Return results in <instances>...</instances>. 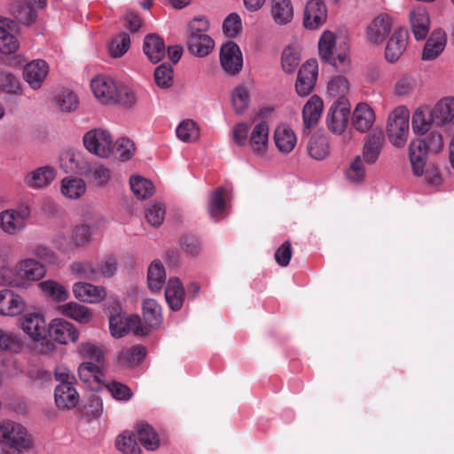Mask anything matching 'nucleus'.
Returning a JSON list of instances; mask_svg holds the SVG:
<instances>
[{"instance_id": "44", "label": "nucleus", "mask_w": 454, "mask_h": 454, "mask_svg": "<svg viewBox=\"0 0 454 454\" xmlns=\"http://www.w3.org/2000/svg\"><path fill=\"white\" fill-rule=\"evenodd\" d=\"M137 433L140 442L149 450H154L159 447L160 439L152 426L140 422L137 427Z\"/></svg>"}, {"instance_id": "17", "label": "nucleus", "mask_w": 454, "mask_h": 454, "mask_svg": "<svg viewBox=\"0 0 454 454\" xmlns=\"http://www.w3.org/2000/svg\"><path fill=\"white\" fill-rule=\"evenodd\" d=\"M48 73V64L43 59H35L25 66L23 77L33 90H38L42 87Z\"/></svg>"}, {"instance_id": "23", "label": "nucleus", "mask_w": 454, "mask_h": 454, "mask_svg": "<svg viewBox=\"0 0 454 454\" xmlns=\"http://www.w3.org/2000/svg\"><path fill=\"white\" fill-rule=\"evenodd\" d=\"M60 167L66 173H75L82 176L86 173L89 161L82 153L68 150L60 155Z\"/></svg>"}, {"instance_id": "42", "label": "nucleus", "mask_w": 454, "mask_h": 454, "mask_svg": "<svg viewBox=\"0 0 454 454\" xmlns=\"http://www.w3.org/2000/svg\"><path fill=\"white\" fill-rule=\"evenodd\" d=\"M143 318L149 328H157L162 323L160 306L153 299L143 302Z\"/></svg>"}, {"instance_id": "43", "label": "nucleus", "mask_w": 454, "mask_h": 454, "mask_svg": "<svg viewBox=\"0 0 454 454\" xmlns=\"http://www.w3.org/2000/svg\"><path fill=\"white\" fill-rule=\"evenodd\" d=\"M308 153L317 160H322L329 155V144L325 137L314 134L307 145Z\"/></svg>"}, {"instance_id": "16", "label": "nucleus", "mask_w": 454, "mask_h": 454, "mask_svg": "<svg viewBox=\"0 0 454 454\" xmlns=\"http://www.w3.org/2000/svg\"><path fill=\"white\" fill-rule=\"evenodd\" d=\"M317 77V64L315 60L305 62L298 72L295 83L296 91L300 96H307L313 90Z\"/></svg>"}, {"instance_id": "52", "label": "nucleus", "mask_w": 454, "mask_h": 454, "mask_svg": "<svg viewBox=\"0 0 454 454\" xmlns=\"http://www.w3.org/2000/svg\"><path fill=\"white\" fill-rule=\"evenodd\" d=\"M0 92L18 95L21 93V84L19 78L12 72L0 68Z\"/></svg>"}, {"instance_id": "31", "label": "nucleus", "mask_w": 454, "mask_h": 454, "mask_svg": "<svg viewBox=\"0 0 454 454\" xmlns=\"http://www.w3.org/2000/svg\"><path fill=\"white\" fill-rule=\"evenodd\" d=\"M274 142L277 148L283 153H291L296 143L297 138L294 130L287 125L281 124L277 127L274 133Z\"/></svg>"}, {"instance_id": "41", "label": "nucleus", "mask_w": 454, "mask_h": 454, "mask_svg": "<svg viewBox=\"0 0 454 454\" xmlns=\"http://www.w3.org/2000/svg\"><path fill=\"white\" fill-rule=\"evenodd\" d=\"M82 176L93 185L102 187L108 183L111 177V171L102 164H91L89 162L86 168V173Z\"/></svg>"}, {"instance_id": "22", "label": "nucleus", "mask_w": 454, "mask_h": 454, "mask_svg": "<svg viewBox=\"0 0 454 454\" xmlns=\"http://www.w3.org/2000/svg\"><path fill=\"white\" fill-rule=\"evenodd\" d=\"M385 142V136L381 130H375L364 137L363 147V159L368 164H373L379 159L382 146Z\"/></svg>"}, {"instance_id": "19", "label": "nucleus", "mask_w": 454, "mask_h": 454, "mask_svg": "<svg viewBox=\"0 0 454 454\" xmlns=\"http://www.w3.org/2000/svg\"><path fill=\"white\" fill-rule=\"evenodd\" d=\"M326 7L322 0H310L304 10L303 25L309 29H317L326 20Z\"/></svg>"}, {"instance_id": "11", "label": "nucleus", "mask_w": 454, "mask_h": 454, "mask_svg": "<svg viewBox=\"0 0 454 454\" xmlns=\"http://www.w3.org/2000/svg\"><path fill=\"white\" fill-rule=\"evenodd\" d=\"M435 126L445 132L454 131V98L440 99L431 109Z\"/></svg>"}, {"instance_id": "61", "label": "nucleus", "mask_w": 454, "mask_h": 454, "mask_svg": "<svg viewBox=\"0 0 454 454\" xmlns=\"http://www.w3.org/2000/svg\"><path fill=\"white\" fill-rule=\"evenodd\" d=\"M250 95L247 88L237 87L232 93V104L237 114H242L249 105Z\"/></svg>"}, {"instance_id": "3", "label": "nucleus", "mask_w": 454, "mask_h": 454, "mask_svg": "<svg viewBox=\"0 0 454 454\" xmlns=\"http://www.w3.org/2000/svg\"><path fill=\"white\" fill-rule=\"evenodd\" d=\"M318 54L322 61L332 65L340 72L349 69L348 45L343 43L337 47L336 35L329 30H325L319 38Z\"/></svg>"}, {"instance_id": "12", "label": "nucleus", "mask_w": 454, "mask_h": 454, "mask_svg": "<svg viewBox=\"0 0 454 454\" xmlns=\"http://www.w3.org/2000/svg\"><path fill=\"white\" fill-rule=\"evenodd\" d=\"M220 63L223 69L229 74L235 75L241 71L243 58L237 43L229 41L222 45L220 50Z\"/></svg>"}, {"instance_id": "26", "label": "nucleus", "mask_w": 454, "mask_h": 454, "mask_svg": "<svg viewBox=\"0 0 454 454\" xmlns=\"http://www.w3.org/2000/svg\"><path fill=\"white\" fill-rule=\"evenodd\" d=\"M54 397L60 409H73L79 402V395L72 383H59L55 387Z\"/></svg>"}, {"instance_id": "10", "label": "nucleus", "mask_w": 454, "mask_h": 454, "mask_svg": "<svg viewBox=\"0 0 454 454\" xmlns=\"http://www.w3.org/2000/svg\"><path fill=\"white\" fill-rule=\"evenodd\" d=\"M349 114L350 104L348 100L334 101L326 116L328 129L334 134L341 135L347 128Z\"/></svg>"}, {"instance_id": "28", "label": "nucleus", "mask_w": 454, "mask_h": 454, "mask_svg": "<svg viewBox=\"0 0 454 454\" xmlns=\"http://www.w3.org/2000/svg\"><path fill=\"white\" fill-rule=\"evenodd\" d=\"M73 293L80 301L95 303L106 296V291L101 286H96L89 283L78 282L73 286Z\"/></svg>"}, {"instance_id": "55", "label": "nucleus", "mask_w": 454, "mask_h": 454, "mask_svg": "<svg viewBox=\"0 0 454 454\" xmlns=\"http://www.w3.org/2000/svg\"><path fill=\"white\" fill-rule=\"evenodd\" d=\"M327 90L332 97L336 98L335 101L348 100L346 94L349 90V82L344 76H335L328 82Z\"/></svg>"}, {"instance_id": "35", "label": "nucleus", "mask_w": 454, "mask_h": 454, "mask_svg": "<svg viewBox=\"0 0 454 454\" xmlns=\"http://www.w3.org/2000/svg\"><path fill=\"white\" fill-rule=\"evenodd\" d=\"M12 25V21L0 17V53L11 54L19 47L18 40L11 31Z\"/></svg>"}, {"instance_id": "14", "label": "nucleus", "mask_w": 454, "mask_h": 454, "mask_svg": "<svg viewBox=\"0 0 454 454\" xmlns=\"http://www.w3.org/2000/svg\"><path fill=\"white\" fill-rule=\"evenodd\" d=\"M46 0H19L12 4V14L21 23L30 25L37 17L36 8H43Z\"/></svg>"}, {"instance_id": "8", "label": "nucleus", "mask_w": 454, "mask_h": 454, "mask_svg": "<svg viewBox=\"0 0 454 454\" xmlns=\"http://www.w3.org/2000/svg\"><path fill=\"white\" fill-rule=\"evenodd\" d=\"M109 327L112 336L121 338L129 332L144 335L147 333L141 325L137 316H128L123 313L112 314L109 317Z\"/></svg>"}, {"instance_id": "1", "label": "nucleus", "mask_w": 454, "mask_h": 454, "mask_svg": "<svg viewBox=\"0 0 454 454\" xmlns=\"http://www.w3.org/2000/svg\"><path fill=\"white\" fill-rule=\"evenodd\" d=\"M45 274L46 269L43 263L32 258H25L18 262L14 268H0V286L27 288Z\"/></svg>"}, {"instance_id": "47", "label": "nucleus", "mask_w": 454, "mask_h": 454, "mask_svg": "<svg viewBox=\"0 0 454 454\" xmlns=\"http://www.w3.org/2000/svg\"><path fill=\"white\" fill-rule=\"evenodd\" d=\"M101 363L83 362L78 368V375L82 381L85 383L100 382L103 376Z\"/></svg>"}, {"instance_id": "9", "label": "nucleus", "mask_w": 454, "mask_h": 454, "mask_svg": "<svg viewBox=\"0 0 454 454\" xmlns=\"http://www.w3.org/2000/svg\"><path fill=\"white\" fill-rule=\"evenodd\" d=\"M119 84L111 77L97 75L90 82L94 97L104 105H116Z\"/></svg>"}, {"instance_id": "39", "label": "nucleus", "mask_w": 454, "mask_h": 454, "mask_svg": "<svg viewBox=\"0 0 454 454\" xmlns=\"http://www.w3.org/2000/svg\"><path fill=\"white\" fill-rule=\"evenodd\" d=\"M59 311L67 317H70L81 324H87L92 319V314L84 305L76 302H68L59 306Z\"/></svg>"}, {"instance_id": "20", "label": "nucleus", "mask_w": 454, "mask_h": 454, "mask_svg": "<svg viewBox=\"0 0 454 454\" xmlns=\"http://www.w3.org/2000/svg\"><path fill=\"white\" fill-rule=\"evenodd\" d=\"M56 170L50 166L40 167L24 176V184L32 189L40 190L51 184L55 179Z\"/></svg>"}, {"instance_id": "45", "label": "nucleus", "mask_w": 454, "mask_h": 454, "mask_svg": "<svg viewBox=\"0 0 454 454\" xmlns=\"http://www.w3.org/2000/svg\"><path fill=\"white\" fill-rule=\"evenodd\" d=\"M166 278L165 270L160 261H153L148 268L147 283L152 292H159Z\"/></svg>"}, {"instance_id": "49", "label": "nucleus", "mask_w": 454, "mask_h": 454, "mask_svg": "<svg viewBox=\"0 0 454 454\" xmlns=\"http://www.w3.org/2000/svg\"><path fill=\"white\" fill-rule=\"evenodd\" d=\"M130 188L138 200H145L154 192L153 184L142 176H131L129 179Z\"/></svg>"}, {"instance_id": "50", "label": "nucleus", "mask_w": 454, "mask_h": 454, "mask_svg": "<svg viewBox=\"0 0 454 454\" xmlns=\"http://www.w3.org/2000/svg\"><path fill=\"white\" fill-rule=\"evenodd\" d=\"M54 102L59 111L69 113L74 111L78 106L77 96L69 90H62L54 96Z\"/></svg>"}, {"instance_id": "7", "label": "nucleus", "mask_w": 454, "mask_h": 454, "mask_svg": "<svg viewBox=\"0 0 454 454\" xmlns=\"http://www.w3.org/2000/svg\"><path fill=\"white\" fill-rule=\"evenodd\" d=\"M82 141L88 152L101 158L110 156L114 147L112 135L103 129L89 130L84 134Z\"/></svg>"}, {"instance_id": "53", "label": "nucleus", "mask_w": 454, "mask_h": 454, "mask_svg": "<svg viewBox=\"0 0 454 454\" xmlns=\"http://www.w3.org/2000/svg\"><path fill=\"white\" fill-rule=\"evenodd\" d=\"M300 52L294 45L286 46L282 52L281 66L284 72L294 73L300 64Z\"/></svg>"}, {"instance_id": "21", "label": "nucleus", "mask_w": 454, "mask_h": 454, "mask_svg": "<svg viewBox=\"0 0 454 454\" xmlns=\"http://www.w3.org/2000/svg\"><path fill=\"white\" fill-rule=\"evenodd\" d=\"M25 309L26 302L21 296L8 289L0 291V314L15 317L21 314Z\"/></svg>"}, {"instance_id": "58", "label": "nucleus", "mask_w": 454, "mask_h": 454, "mask_svg": "<svg viewBox=\"0 0 454 454\" xmlns=\"http://www.w3.org/2000/svg\"><path fill=\"white\" fill-rule=\"evenodd\" d=\"M22 346L23 341L19 335L0 328V350L18 351Z\"/></svg>"}, {"instance_id": "4", "label": "nucleus", "mask_w": 454, "mask_h": 454, "mask_svg": "<svg viewBox=\"0 0 454 454\" xmlns=\"http://www.w3.org/2000/svg\"><path fill=\"white\" fill-rule=\"evenodd\" d=\"M0 444L8 448L3 454H24L32 448L33 440L21 424L4 420L0 422Z\"/></svg>"}, {"instance_id": "6", "label": "nucleus", "mask_w": 454, "mask_h": 454, "mask_svg": "<svg viewBox=\"0 0 454 454\" xmlns=\"http://www.w3.org/2000/svg\"><path fill=\"white\" fill-rule=\"evenodd\" d=\"M409 110L404 106L396 107L388 116L387 133L390 143L403 147L409 135Z\"/></svg>"}, {"instance_id": "56", "label": "nucleus", "mask_w": 454, "mask_h": 454, "mask_svg": "<svg viewBox=\"0 0 454 454\" xmlns=\"http://www.w3.org/2000/svg\"><path fill=\"white\" fill-rule=\"evenodd\" d=\"M116 447L123 454H141V449L135 440L133 433L125 431L116 439Z\"/></svg>"}, {"instance_id": "29", "label": "nucleus", "mask_w": 454, "mask_h": 454, "mask_svg": "<svg viewBox=\"0 0 454 454\" xmlns=\"http://www.w3.org/2000/svg\"><path fill=\"white\" fill-rule=\"evenodd\" d=\"M375 116L372 109L366 103H359L352 115V122L359 132L368 131L373 125Z\"/></svg>"}, {"instance_id": "54", "label": "nucleus", "mask_w": 454, "mask_h": 454, "mask_svg": "<svg viewBox=\"0 0 454 454\" xmlns=\"http://www.w3.org/2000/svg\"><path fill=\"white\" fill-rule=\"evenodd\" d=\"M78 354L85 358H90L92 363H101L104 361V348L101 345H97L91 341H83L77 347Z\"/></svg>"}, {"instance_id": "2", "label": "nucleus", "mask_w": 454, "mask_h": 454, "mask_svg": "<svg viewBox=\"0 0 454 454\" xmlns=\"http://www.w3.org/2000/svg\"><path fill=\"white\" fill-rule=\"evenodd\" d=\"M444 145L442 132L432 130L424 139H414L409 146V157L415 176H421L424 172L427 153H439Z\"/></svg>"}, {"instance_id": "36", "label": "nucleus", "mask_w": 454, "mask_h": 454, "mask_svg": "<svg viewBox=\"0 0 454 454\" xmlns=\"http://www.w3.org/2000/svg\"><path fill=\"white\" fill-rule=\"evenodd\" d=\"M323 106V100L317 96H312L307 101L302 109L303 122L306 129H310L317 123L322 114Z\"/></svg>"}, {"instance_id": "15", "label": "nucleus", "mask_w": 454, "mask_h": 454, "mask_svg": "<svg viewBox=\"0 0 454 454\" xmlns=\"http://www.w3.org/2000/svg\"><path fill=\"white\" fill-rule=\"evenodd\" d=\"M51 337L60 344L75 342L79 338V332L75 326L63 318H55L48 327Z\"/></svg>"}, {"instance_id": "25", "label": "nucleus", "mask_w": 454, "mask_h": 454, "mask_svg": "<svg viewBox=\"0 0 454 454\" xmlns=\"http://www.w3.org/2000/svg\"><path fill=\"white\" fill-rule=\"evenodd\" d=\"M408 32L404 28L396 29L389 38L386 47V59L389 62L396 61L405 51L408 42Z\"/></svg>"}, {"instance_id": "30", "label": "nucleus", "mask_w": 454, "mask_h": 454, "mask_svg": "<svg viewBox=\"0 0 454 454\" xmlns=\"http://www.w3.org/2000/svg\"><path fill=\"white\" fill-rule=\"evenodd\" d=\"M187 44L192 54L205 57L213 51L215 42L207 34H189Z\"/></svg>"}, {"instance_id": "13", "label": "nucleus", "mask_w": 454, "mask_h": 454, "mask_svg": "<svg viewBox=\"0 0 454 454\" xmlns=\"http://www.w3.org/2000/svg\"><path fill=\"white\" fill-rule=\"evenodd\" d=\"M23 332L35 341L45 339L48 325L44 316L40 312H29L20 318Z\"/></svg>"}, {"instance_id": "18", "label": "nucleus", "mask_w": 454, "mask_h": 454, "mask_svg": "<svg viewBox=\"0 0 454 454\" xmlns=\"http://www.w3.org/2000/svg\"><path fill=\"white\" fill-rule=\"evenodd\" d=\"M411 32L416 40H424L430 29V18L424 6L414 7L409 15Z\"/></svg>"}, {"instance_id": "32", "label": "nucleus", "mask_w": 454, "mask_h": 454, "mask_svg": "<svg viewBox=\"0 0 454 454\" xmlns=\"http://www.w3.org/2000/svg\"><path fill=\"white\" fill-rule=\"evenodd\" d=\"M445 45V33L442 30L434 31L424 46L422 59H435L442 52Z\"/></svg>"}, {"instance_id": "63", "label": "nucleus", "mask_w": 454, "mask_h": 454, "mask_svg": "<svg viewBox=\"0 0 454 454\" xmlns=\"http://www.w3.org/2000/svg\"><path fill=\"white\" fill-rule=\"evenodd\" d=\"M242 29L241 18L236 12L229 14L223 22V31L229 37L239 35Z\"/></svg>"}, {"instance_id": "46", "label": "nucleus", "mask_w": 454, "mask_h": 454, "mask_svg": "<svg viewBox=\"0 0 454 454\" xmlns=\"http://www.w3.org/2000/svg\"><path fill=\"white\" fill-rule=\"evenodd\" d=\"M62 194L72 200L81 198L86 192V184L81 178H64L61 182Z\"/></svg>"}, {"instance_id": "34", "label": "nucleus", "mask_w": 454, "mask_h": 454, "mask_svg": "<svg viewBox=\"0 0 454 454\" xmlns=\"http://www.w3.org/2000/svg\"><path fill=\"white\" fill-rule=\"evenodd\" d=\"M143 50L149 60L154 64L160 62L166 54L164 41L156 35H148L145 37Z\"/></svg>"}, {"instance_id": "24", "label": "nucleus", "mask_w": 454, "mask_h": 454, "mask_svg": "<svg viewBox=\"0 0 454 454\" xmlns=\"http://www.w3.org/2000/svg\"><path fill=\"white\" fill-rule=\"evenodd\" d=\"M392 19L387 14L376 17L367 27V39L372 43H381L388 35Z\"/></svg>"}, {"instance_id": "64", "label": "nucleus", "mask_w": 454, "mask_h": 454, "mask_svg": "<svg viewBox=\"0 0 454 454\" xmlns=\"http://www.w3.org/2000/svg\"><path fill=\"white\" fill-rule=\"evenodd\" d=\"M71 271L77 278L96 280V267L86 262H74L70 266Z\"/></svg>"}, {"instance_id": "62", "label": "nucleus", "mask_w": 454, "mask_h": 454, "mask_svg": "<svg viewBox=\"0 0 454 454\" xmlns=\"http://www.w3.org/2000/svg\"><path fill=\"white\" fill-rule=\"evenodd\" d=\"M129 46V35L127 33H121L116 38L112 40L109 51L113 57L119 58L128 51Z\"/></svg>"}, {"instance_id": "40", "label": "nucleus", "mask_w": 454, "mask_h": 454, "mask_svg": "<svg viewBox=\"0 0 454 454\" xmlns=\"http://www.w3.org/2000/svg\"><path fill=\"white\" fill-rule=\"evenodd\" d=\"M271 16L276 24L286 25L293 20L294 10L289 0H272Z\"/></svg>"}, {"instance_id": "59", "label": "nucleus", "mask_w": 454, "mask_h": 454, "mask_svg": "<svg viewBox=\"0 0 454 454\" xmlns=\"http://www.w3.org/2000/svg\"><path fill=\"white\" fill-rule=\"evenodd\" d=\"M347 179L353 184H359L365 176V168L361 156H356L346 170Z\"/></svg>"}, {"instance_id": "27", "label": "nucleus", "mask_w": 454, "mask_h": 454, "mask_svg": "<svg viewBox=\"0 0 454 454\" xmlns=\"http://www.w3.org/2000/svg\"><path fill=\"white\" fill-rule=\"evenodd\" d=\"M268 141L269 125L266 121H261L254 126L248 144L254 153L262 155L267 150Z\"/></svg>"}, {"instance_id": "48", "label": "nucleus", "mask_w": 454, "mask_h": 454, "mask_svg": "<svg viewBox=\"0 0 454 454\" xmlns=\"http://www.w3.org/2000/svg\"><path fill=\"white\" fill-rule=\"evenodd\" d=\"M224 190L218 188L211 193L207 210L212 218L215 221L220 220L224 216L226 203L223 198Z\"/></svg>"}, {"instance_id": "60", "label": "nucleus", "mask_w": 454, "mask_h": 454, "mask_svg": "<svg viewBox=\"0 0 454 454\" xmlns=\"http://www.w3.org/2000/svg\"><path fill=\"white\" fill-rule=\"evenodd\" d=\"M156 84L163 89L169 88L173 83V69L168 64H161L154 72Z\"/></svg>"}, {"instance_id": "57", "label": "nucleus", "mask_w": 454, "mask_h": 454, "mask_svg": "<svg viewBox=\"0 0 454 454\" xmlns=\"http://www.w3.org/2000/svg\"><path fill=\"white\" fill-rule=\"evenodd\" d=\"M177 137L185 143L195 141L199 137V130L192 120L183 121L176 128Z\"/></svg>"}, {"instance_id": "51", "label": "nucleus", "mask_w": 454, "mask_h": 454, "mask_svg": "<svg viewBox=\"0 0 454 454\" xmlns=\"http://www.w3.org/2000/svg\"><path fill=\"white\" fill-rule=\"evenodd\" d=\"M41 290L56 301H65L68 298L67 288L59 282L48 279L39 283Z\"/></svg>"}, {"instance_id": "37", "label": "nucleus", "mask_w": 454, "mask_h": 454, "mask_svg": "<svg viewBox=\"0 0 454 454\" xmlns=\"http://www.w3.org/2000/svg\"><path fill=\"white\" fill-rule=\"evenodd\" d=\"M435 125L431 109L427 106L418 107L412 115V129L415 133L425 134Z\"/></svg>"}, {"instance_id": "38", "label": "nucleus", "mask_w": 454, "mask_h": 454, "mask_svg": "<svg viewBox=\"0 0 454 454\" xmlns=\"http://www.w3.org/2000/svg\"><path fill=\"white\" fill-rule=\"evenodd\" d=\"M146 356V348L142 345L123 348L117 356V363L121 366H134L138 364Z\"/></svg>"}, {"instance_id": "33", "label": "nucleus", "mask_w": 454, "mask_h": 454, "mask_svg": "<svg viewBox=\"0 0 454 454\" xmlns=\"http://www.w3.org/2000/svg\"><path fill=\"white\" fill-rule=\"evenodd\" d=\"M166 301L172 310H179L184 301V290L177 278H171L165 289Z\"/></svg>"}, {"instance_id": "5", "label": "nucleus", "mask_w": 454, "mask_h": 454, "mask_svg": "<svg viewBox=\"0 0 454 454\" xmlns=\"http://www.w3.org/2000/svg\"><path fill=\"white\" fill-rule=\"evenodd\" d=\"M30 218V207L27 203H20L16 207L0 212V229L7 235H18L25 231Z\"/></svg>"}]
</instances>
